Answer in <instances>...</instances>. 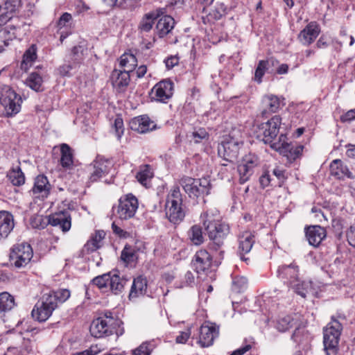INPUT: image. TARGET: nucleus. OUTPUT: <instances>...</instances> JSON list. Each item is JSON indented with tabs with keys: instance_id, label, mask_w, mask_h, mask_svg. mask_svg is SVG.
I'll use <instances>...</instances> for the list:
<instances>
[{
	"instance_id": "1",
	"label": "nucleus",
	"mask_w": 355,
	"mask_h": 355,
	"mask_svg": "<svg viewBox=\"0 0 355 355\" xmlns=\"http://www.w3.org/2000/svg\"><path fill=\"white\" fill-rule=\"evenodd\" d=\"M69 297L70 291L67 289H59L44 294L32 310V316L39 322H45L58 304L64 302Z\"/></svg>"
},
{
	"instance_id": "2",
	"label": "nucleus",
	"mask_w": 355,
	"mask_h": 355,
	"mask_svg": "<svg viewBox=\"0 0 355 355\" xmlns=\"http://www.w3.org/2000/svg\"><path fill=\"white\" fill-rule=\"evenodd\" d=\"M277 276L280 278L288 288L293 291L302 297H306V295L311 291V282H301L299 279L298 266L292 263L290 265H284L279 266L277 270Z\"/></svg>"
},
{
	"instance_id": "3",
	"label": "nucleus",
	"mask_w": 355,
	"mask_h": 355,
	"mask_svg": "<svg viewBox=\"0 0 355 355\" xmlns=\"http://www.w3.org/2000/svg\"><path fill=\"white\" fill-rule=\"evenodd\" d=\"M182 195L180 187L173 186L169 190L166 199V216L170 222L178 223L185 216V210L183 207Z\"/></svg>"
},
{
	"instance_id": "4",
	"label": "nucleus",
	"mask_w": 355,
	"mask_h": 355,
	"mask_svg": "<svg viewBox=\"0 0 355 355\" xmlns=\"http://www.w3.org/2000/svg\"><path fill=\"white\" fill-rule=\"evenodd\" d=\"M242 144L240 130L234 129L228 135L223 136L218 144V155L223 157L224 160L232 162L237 159Z\"/></svg>"
},
{
	"instance_id": "5",
	"label": "nucleus",
	"mask_w": 355,
	"mask_h": 355,
	"mask_svg": "<svg viewBox=\"0 0 355 355\" xmlns=\"http://www.w3.org/2000/svg\"><path fill=\"white\" fill-rule=\"evenodd\" d=\"M180 184L189 198L197 202L209 195L211 189L210 182L207 178L196 179L186 176L181 178Z\"/></svg>"
},
{
	"instance_id": "6",
	"label": "nucleus",
	"mask_w": 355,
	"mask_h": 355,
	"mask_svg": "<svg viewBox=\"0 0 355 355\" xmlns=\"http://www.w3.org/2000/svg\"><path fill=\"white\" fill-rule=\"evenodd\" d=\"M121 322L112 316V313L106 312L94 320L90 325L89 331L95 338H103L117 334L116 329Z\"/></svg>"
},
{
	"instance_id": "7",
	"label": "nucleus",
	"mask_w": 355,
	"mask_h": 355,
	"mask_svg": "<svg viewBox=\"0 0 355 355\" xmlns=\"http://www.w3.org/2000/svg\"><path fill=\"white\" fill-rule=\"evenodd\" d=\"M48 223L58 226L66 232L71 226V216L68 211H61L51 215L49 218L42 215H34L31 218V225L33 228L44 229Z\"/></svg>"
},
{
	"instance_id": "8",
	"label": "nucleus",
	"mask_w": 355,
	"mask_h": 355,
	"mask_svg": "<svg viewBox=\"0 0 355 355\" xmlns=\"http://www.w3.org/2000/svg\"><path fill=\"white\" fill-rule=\"evenodd\" d=\"M0 104L3 107L6 117H13L21 108L22 98L10 86L2 85L0 87Z\"/></svg>"
},
{
	"instance_id": "9",
	"label": "nucleus",
	"mask_w": 355,
	"mask_h": 355,
	"mask_svg": "<svg viewBox=\"0 0 355 355\" xmlns=\"http://www.w3.org/2000/svg\"><path fill=\"white\" fill-rule=\"evenodd\" d=\"M282 119L279 116H274L265 123H261L256 127L257 137L265 144L270 145L272 149V144H276Z\"/></svg>"
},
{
	"instance_id": "10",
	"label": "nucleus",
	"mask_w": 355,
	"mask_h": 355,
	"mask_svg": "<svg viewBox=\"0 0 355 355\" xmlns=\"http://www.w3.org/2000/svg\"><path fill=\"white\" fill-rule=\"evenodd\" d=\"M342 325L336 320H333L324 329L323 344L326 355H336Z\"/></svg>"
},
{
	"instance_id": "11",
	"label": "nucleus",
	"mask_w": 355,
	"mask_h": 355,
	"mask_svg": "<svg viewBox=\"0 0 355 355\" xmlns=\"http://www.w3.org/2000/svg\"><path fill=\"white\" fill-rule=\"evenodd\" d=\"M139 207L137 198L132 193L122 196L118 205L113 207L114 215L121 220L133 218Z\"/></svg>"
},
{
	"instance_id": "12",
	"label": "nucleus",
	"mask_w": 355,
	"mask_h": 355,
	"mask_svg": "<svg viewBox=\"0 0 355 355\" xmlns=\"http://www.w3.org/2000/svg\"><path fill=\"white\" fill-rule=\"evenodd\" d=\"M33 255V249L27 243H17L10 250V261L17 268H24L31 261Z\"/></svg>"
},
{
	"instance_id": "13",
	"label": "nucleus",
	"mask_w": 355,
	"mask_h": 355,
	"mask_svg": "<svg viewBox=\"0 0 355 355\" xmlns=\"http://www.w3.org/2000/svg\"><path fill=\"white\" fill-rule=\"evenodd\" d=\"M272 149L279 152L281 155L286 157L288 160L293 162L301 155L303 146L301 145L294 146L288 141V138L284 134H281L276 144H272Z\"/></svg>"
},
{
	"instance_id": "14",
	"label": "nucleus",
	"mask_w": 355,
	"mask_h": 355,
	"mask_svg": "<svg viewBox=\"0 0 355 355\" xmlns=\"http://www.w3.org/2000/svg\"><path fill=\"white\" fill-rule=\"evenodd\" d=\"M205 230L209 239L212 241L209 244V248L217 252L222 245L224 238L229 233L228 225L220 220L213 225H208Z\"/></svg>"
},
{
	"instance_id": "15",
	"label": "nucleus",
	"mask_w": 355,
	"mask_h": 355,
	"mask_svg": "<svg viewBox=\"0 0 355 355\" xmlns=\"http://www.w3.org/2000/svg\"><path fill=\"white\" fill-rule=\"evenodd\" d=\"M174 84L169 79H164L157 83L151 89L152 101L166 103L173 96Z\"/></svg>"
},
{
	"instance_id": "16",
	"label": "nucleus",
	"mask_w": 355,
	"mask_h": 355,
	"mask_svg": "<svg viewBox=\"0 0 355 355\" xmlns=\"http://www.w3.org/2000/svg\"><path fill=\"white\" fill-rule=\"evenodd\" d=\"M260 162L257 155L249 153L246 155L238 165L237 170L239 174V181L245 183L252 175L254 168L259 166Z\"/></svg>"
},
{
	"instance_id": "17",
	"label": "nucleus",
	"mask_w": 355,
	"mask_h": 355,
	"mask_svg": "<svg viewBox=\"0 0 355 355\" xmlns=\"http://www.w3.org/2000/svg\"><path fill=\"white\" fill-rule=\"evenodd\" d=\"M112 166L113 164L111 160L98 156L90 166V182H96L107 175Z\"/></svg>"
},
{
	"instance_id": "18",
	"label": "nucleus",
	"mask_w": 355,
	"mask_h": 355,
	"mask_svg": "<svg viewBox=\"0 0 355 355\" xmlns=\"http://www.w3.org/2000/svg\"><path fill=\"white\" fill-rule=\"evenodd\" d=\"M219 327L214 323L205 322L200 328L198 343L202 347L211 346L218 336Z\"/></svg>"
},
{
	"instance_id": "19",
	"label": "nucleus",
	"mask_w": 355,
	"mask_h": 355,
	"mask_svg": "<svg viewBox=\"0 0 355 355\" xmlns=\"http://www.w3.org/2000/svg\"><path fill=\"white\" fill-rule=\"evenodd\" d=\"M78 47L73 48L71 53L67 57L65 62L59 67L58 71L62 76H70L79 66L80 58L77 54Z\"/></svg>"
},
{
	"instance_id": "20",
	"label": "nucleus",
	"mask_w": 355,
	"mask_h": 355,
	"mask_svg": "<svg viewBox=\"0 0 355 355\" xmlns=\"http://www.w3.org/2000/svg\"><path fill=\"white\" fill-rule=\"evenodd\" d=\"M20 6L21 0H6L0 3V26L12 18Z\"/></svg>"
},
{
	"instance_id": "21",
	"label": "nucleus",
	"mask_w": 355,
	"mask_h": 355,
	"mask_svg": "<svg viewBox=\"0 0 355 355\" xmlns=\"http://www.w3.org/2000/svg\"><path fill=\"white\" fill-rule=\"evenodd\" d=\"M211 264L212 256L206 250H200L196 253L193 266L197 273H207Z\"/></svg>"
},
{
	"instance_id": "22",
	"label": "nucleus",
	"mask_w": 355,
	"mask_h": 355,
	"mask_svg": "<svg viewBox=\"0 0 355 355\" xmlns=\"http://www.w3.org/2000/svg\"><path fill=\"white\" fill-rule=\"evenodd\" d=\"M130 128L139 133H146L155 130L156 123L148 116L141 115L132 119L130 121Z\"/></svg>"
},
{
	"instance_id": "23",
	"label": "nucleus",
	"mask_w": 355,
	"mask_h": 355,
	"mask_svg": "<svg viewBox=\"0 0 355 355\" xmlns=\"http://www.w3.org/2000/svg\"><path fill=\"white\" fill-rule=\"evenodd\" d=\"M51 189L47 178L44 175H39L35 180L32 191L35 198L44 199L48 197Z\"/></svg>"
},
{
	"instance_id": "24",
	"label": "nucleus",
	"mask_w": 355,
	"mask_h": 355,
	"mask_svg": "<svg viewBox=\"0 0 355 355\" xmlns=\"http://www.w3.org/2000/svg\"><path fill=\"white\" fill-rule=\"evenodd\" d=\"M320 32V28L316 22L311 21L302 30L298 35L300 42L305 46L313 43Z\"/></svg>"
},
{
	"instance_id": "25",
	"label": "nucleus",
	"mask_w": 355,
	"mask_h": 355,
	"mask_svg": "<svg viewBox=\"0 0 355 355\" xmlns=\"http://www.w3.org/2000/svg\"><path fill=\"white\" fill-rule=\"evenodd\" d=\"M262 104L263 110L262 114L275 113L284 107V98L273 94H268L263 97Z\"/></svg>"
},
{
	"instance_id": "26",
	"label": "nucleus",
	"mask_w": 355,
	"mask_h": 355,
	"mask_svg": "<svg viewBox=\"0 0 355 355\" xmlns=\"http://www.w3.org/2000/svg\"><path fill=\"white\" fill-rule=\"evenodd\" d=\"M148 282L146 277L140 275L133 279L128 298L135 301L137 298L144 296L147 292Z\"/></svg>"
},
{
	"instance_id": "27",
	"label": "nucleus",
	"mask_w": 355,
	"mask_h": 355,
	"mask_svg": "<svg viewBox=\"0 0 355 355\" xmlns=\"http://www.w3.org/2000/svg\"><path fill=\"white\" fill-rule=\"evenodd\" d=\"M15 227L14 217L7 211H0V240L6 239Z\"/></svg>"
},
{
	"instance_id": "28",
	"label": "nucleus",
	"mask_w": 355,
	"mask_h": 355,
	"mask_svg": "<svg viewBox=\"0 0 355 355\" xmlns=\"http://www.w3.org/2000/svg\"><path fill=\"white\" fill-rule=\"evenodd\" d=\"M112 85L118 92H123L130 80V73L126 71L114 69L111 74Z\"/></svg>"
},
{
	"instance_id": "29",
	"label": "nucleus",
	"mask_w": 355,
	"mask_h": 355,
	"mask_svg": "<svg viewBox=\"0 0 355 355\" xmlns=\"http://www.w3.org/2000/svg\"><path fill=\"white\" fill-rule=\"evenodd\" d=\"M311 336L304 327L299 324L291 336V339L300 349H307L311 341Z\"/></svg>"
},
{
	"instance_id": "30",
	"label": "nucleus",
	"mask_w": 355,
	"mask_h": 355,
	"mask_svg": "<svg viewBox=\"0 0 355 355\" xmlns=\"http://www.w3.org/2000/svg\"><path fill=\"white\" fill-rule=\"evenodd\" d=\"M326 236L325 229L320 225L310 227L306 231V236L309 243L314 247L318 246Z\"/></svg>"
},
{
	"instance_id": "31",
	"label": "nucleus",
	"mask_w": 355,
	"mask_h": 355,
	"mask_svg": "<svg viewBox=\"0 0 355 355\" xmlns=\"http://www.w3.org/2000/svg\"><path fill=\"white\" fill-rule=\"evenodd\" d=\"M330 173L338 179L353 178L354 175L348 167L340 160L334 159L330 164Z\"/></svg>"
},
{
	"instance_id": "32",
	"label": "nucleus",
	"mask_w": 355,
	"mask_h": 355,
	"mask_svg": "<svg viewBox=\"0 0 355 355\" xmlns=\"http://www.w3.org/2000/svg\"><path fill=\"white\" fill-rule=\"evenodd\" d=\"M163 13L162 9L159 8L145 14L139 24V30L141 32H149L153 26L155 20L159 17Z\"/></svg>"
},
{
	"instance_id": "33",
	"label": "nucleus",
	"mask_w": 355,
	"mask_h": 355,
	"mask_svg": "<svg viewBox=\"0 0 355 355\" xmlns=\"http://www.w3.org/2000/svg\"><path fill=\"white\" fill-rule=\"evenodd\" d=\"M300 318L297 314L279 317L276 322V329L279 331L284 332L293 327L296 328L300 324Z\"/></svg>"
},
{
	"instance_id": "34",
	"label": "nucleus",
	"mask_w": 355,
	"mask_h": 355,
	"mask_svg": "<svg viewBox=\"0 0 355 355\" xmlns=\"http://www.w3.org/2000/svg\"><path fill=\"white\" fill-rule=\"evenodd\" d=\"M175 20L169 15L162 17L156 25L157 33L159 37L166 35L174 27Z\"/></svg>"
},
{
	"instance_id": "35",
	"label": "nucleus",
	"mask_w": 355,
	"mask_h": 355,
	"mask_svg": "<svg viewBox=\"0 0 355 355\" xmlns=\"http://www.w3.org/2000/svg\"><path fill=\"white\" fill-rule=\"evenodd\" d=\"M254 243V235L250 232H244L239 237V252L248 253Z\"/></svg>"
},
{
	"instance_id": "36",
	"label": "nucleus",
	"mask_w": 355,
	"mask_h": 355,
	"mask_svg": "<svg viewBox=\"0 0 355 355\" xmlns=\"http://www.w3.org/2000/svg\"><path fill=\"white\" fill-rule=\"evenodd\" d=\"M220 216L219 211L216 208L208 209L203 211L200 215V221L205 230L208 225H213L220 221Z\"/></svg>"
},
{
	"instance_id": "37",
	"label": "nucleus",
	"mask_w": 355,
	"mask_h": 355,
	"mask_svg": "<svg viewBox=\"0 0 355 355\" xmlns=\"http://www.w3.org/2000/svg\"><path fill=\"white\" fill-rule=\"evenodd\" d=\"M137 64L136 57L130 53H124L119 59V65L128 73L132 72Z\"/></svg>"
},
{
	"instance_id": "38",
	"label": "nucleus",
	"mask_w": 355,
	"mask_h": 355,
	"mask_svg": "<svg viewBox=\"0 0 355 355\" xmlns=\"http://www.w3.org/2000/svg\"><path fill=\"white\" fill-rule=\"evenodd\" d=\"M105 232L103 230H98L93 234L90 239L85 245V250L87 252H94L101 247V243L105 237Z\"/></svg>"
},
{
	"instance_id": "39",
	"label": "nucleus",
	"mask_w": 355,
	"mask_h": 355,
	"mask_svg": "<svg viewBox=\"0 0 355 355\" xmlns=\"http://www.w3.org/2000/svg\"><path fill=\"white\" fill-rule=\"evenodd\" d=\"M36 58V48L35 45H32L24 53L23 59L21 62V69L25 71H28Z\"/></svg>"
},
{
	"instance_id": "40",
	"label": "nucleus",
	"mask_w": 355,
	"mask_h": 355,
	"mask_svg": "<svg viewBox=\"0 0 355 355\" xmlns=\"http://www.w3.org/2000/svg\"><path fill=\"white\" fill-rule=\"evenodd\" d=\"M26 85L35 92L43 90V78L37 72H33L29 74L25 80Z\"/></svg>"
},
{
	"instance_id": "41",
	"label": "nucleus",
	"mask_w": 355,
	"mask_h": 355,
	"mask_svg": "<svg viewBox=\"0 0 355 355\" xmlns=\"http://www.w3.org/2000/svg\"><path fill=\"white\" fill-rule=\"evenodd\" d=\"M153 177V173L149 165H144L140 167L137 173L136 178L143 186L147 187Z\"/></svg>"
},
{
	"instance_id": "42",
	"label": "nucleus",
	"mask_w": 355,
	"mask_h": 355,
	"mask_svg": "<svg viewBox=\"0 0 355 355\" xmlns=\"http://www.w3.org/2000/svg\"><path fill=\"white\" fill-rule=\"evenodd\" d=\"M6 177L14 186H21L25 182V177L20 167L11 168L8 173Z\"/></svg>"
},
{
	"instance_id": "43",
	"label": "nucleus",
	"mask_w": 355,
	"mask_h": 355,
	"mask_svg": "<svg viewBox=\"0 0 355 355\" xmlns=\"http://www.w3.org/2000/svg\"><path fill=\"white\" fill-rule=\"evenodd\" d=\"M60 164L63 168H70L73 162V155L70 147L66 144H62L60 146Z\"/></svg>"
},
{
	"instance_id": "44",
	"label": "nucleus",
	"mask_w": 355,
	"mask_h": 355,
	"mask_svg": "<svg viewBox=\"0 0 355 355\" xmlns=\"http://www.w3.org/2000/svg\"><path fill=\"white\" fill-rule=\"evenodd\" d=\"M126 281L121 279L116 274L111 275L108 291H110L114 294L116 295L122 292Z\"/></svg>"
},
{
	"instance_id": "45",
	"label": "nucleus",
	"mask_w": 355,
	"mask_h": 355,
	"mask_svg": "<svg viewBox=\"0 0 355 355\" xmlns=\"http://www.w3.org/2000/svg\"><path fill=\"white\" fill-rule=\"evenodd\" d=\"M15 306L14 297L7 292L0 293V312L11 310Z\"/></svg>"
},
{
	"instance_id": "46",
	"label": "nucleus",
	"mask_w": 355,
	"mask_h": 355,
	"mask_svg": "<svg viewBox=\"0 0 355 355\" xmlns=\"http://www.w3.org/2000/svg\"><path fill=\"white\" fill-rule=\"evenodd\" d=\"M121 258L126 264H132L137 259V252L130 246H125L121 252Z\"/></svg>"
},
{
	"instance_id": "47",
	"label": "nucleus",
	"mask_w": 355,
	"mask_h": 355,
	"mask_svg": "<svg viewBox=\"0 0 355 355\" xmlns=\"http://www.w3.org/2000/svg\"><path fill=\"white\" fill-rule=\"evenodd\" d=\"M111 273H106L98 276L92 279V283L96 285L102 292H107Z\"/></svg>"
},
{
	"instance_id": "48",
	"label": "nucleus",
	"mask_w": 355,
	"mask_h": 355,
	"mask_svg": "<svg viewBox=\"0 0 355 355\" xmlns=\"http://www.w3.org/2000/svg\"><path fill=\"white\" fill-rule=\"evenodd\" d=\"M189 137H190L191 141H193L196 144H199L203 141L207 140L209 135L205 128H200L195 129Z\"/></svg>"
},
{
	"instance_id": "49",
	"label": "nucleus",
	"mask_w": 355,
	"mask_h": 355,
	"mask_svg": "<svg viewBox=\"0 0 355 355\" xmlns=\"http://www.w3.org/2000/svg\"><path fill=\"white\" fill-rule=\"evenodd\" d=\"M190 239L195 245H200L203 242L202 232L200 227L193 225L190 230Z\"/></svg>"
},
{
	"instance_id": "50",
	"label": "nucleus",
	"mask_w": 355,
	"mask_h": 355,
	"mask_svg": "<svg viewBox=\"0 0 355 355\" xmlns=\"http://www.w3.org/2000/svg\"><path fill=\"white\" fill-rule=\"evenodd\" d=\"M269 60H260L258 63L254 73V80L258 83H261L262 78L268 69Z\"/></svg>"
},
{
	"instance_id": "51",
	"label": "nucleus",
	"mask_w": 355,
	"mask_h": 355,
	"mask_svg": "<svg viewBox=\"0 0 355 355\" xmlns=\"http://www.w3.org/2000/svg\"><path fill=\"white\" fill-rule=\"evenodd\" d=\"M153 349V345L150 343H143L137 348L132 351V355H150Z\"/></svg>"
},
{
	"instance_id": "52",
	"label": "nucleus",
	"mask_w": 355,
	"mask_h": 355,
	"mask_svg": "<svg viewBox=\"0 0 355 355\" xmlns=\"http://www.w3.org/2000/svg\"><path fill=\"white\" fill-rule=\"evenodd\" d=\"M141 1V0H121L119 6L121 9L133 11L140 6Z\"/></svg>"
},
{
	"instance_id": "53",
	"label": "nucleus",
	"mask_w": 355,
	"mask_h": 355,
	"mask_svg": "<svg viewBox=\"0 0 355 355\" xmlns=\"http://www.w3.org/2000/svg\"><path fill=\"white\" fill-rule=\"evenodd\" d=\"M248 284V279L245 277H236L233 280V290L236 292H242Z\"/></svg>"
},
{
	"instance_id": "54",
	"label": "nucleus",
	"mask_w": 355,
	"mask_h": 355,
	"mask_svg": "<svg viewBox=\"0 0 355 355\" xmlns=\"http://www.w3.org/2000/svg\"><path fill=\"white\" fill-rule=\"evenodd\" d=\"M115 136L118 140H120L124 133V125L123 119L120 117H117L114 120L113 125Z\"/></svg>"
},
{
	"instance_id": "55",
	"label": "nucleus",
	"mask_w": 355,
	"mask_h": 355,
	"mask_svg": "<svg viewBox=\"0 0 355 355\" xmlns=\"http://www.w3.org/2000/svg\"><path fill=\"white\" fill-rule=\"evenodd\" d=\"M11 37L9 31L3 29L0 31V53L8 46Z\"/></svg>"
},
{
	"instance_id": "56",
	"label": "nucleus",
	"mask_w": 355,
	"mask_h": 355,
	"mask_svg": "<svg viewBox=\"0 0 355 355\" xmlns=\"http://www.w3.org/2000/svg\"><path fill=\"white\" fill-rule=\"evenodd\" d=\"M272 173V175L277 179V184L281 186L286 179V171L282 167L276 166L275 168H273Z\"/></svg>"
},
{
	"instance_id": "57",
	"label": "nucleus",
	"mask_w": 355,
	"mask_h": 355,
	"mask_svg": "<svg viewBox=\"0 0 355 355\" xmlns=\"http://www.w3.org/2000/svg\"><path fill=\"white\" fill-rule=\"evenodd\" d=\"M195 284V277L193 274L187 271L184 277L183 280L182 281L180 285L178 286L179 288H184L186 286H193Z\"/></svg>"
},
{
	"instance_id": "58",
	"label": "nucleus",
	"mask_w": 355,
	"mask_h": 355,
	"mask_svg": "<svg viewBox=\"0 0 355 355\" xmlns=\"http://www.w3.org/2000/svg\"><path fill=\"white\" fill-rule=\"evenodd\" d=\"M112 230L113 232L119 236L120 238H128L130 236V233L120 227L116 221H114L112 224Z\"/></svg>"
},
{
	"instance_id": "59",
	"label": "nucleus",
	"mask_w": 355,
	"mask_h": 355,
	"mask_svg": "<svg viewBox=\"0 0 355 355\" xmlns=\"http://www.w3.org/2000/svg\"><path fill=\"white\" fill-rule=\"evenodd\" d=\"M272 179L268 171L264 172L259 178V182L262 187H266L271 184Z\"/></svg>"
},
{
	"instance_id": "60",
	"label": "nucleus",
	"mask_w": 355,
	"mask_h": 355,
	"mask_svg": "<svg viewBox=\"0 0 355 355\" xmlns=\"http://www.w3.org/2000/svg\"><path fill=\"white\" fill-rule=\"evenodd\" d=\"M347 238L349 244L355 248V226H351L347 230Z\"/></svg>"
},
{
	"instance_id": "61",
	"label": "nucleus",
	"mask_w": 355,
	"mask_h": 355,
	"mask_svg": "<svg viewBox=\"0 0 355 355\" xmlns=\"http://www.w3.org/2000/svg\"><path fill=\"white\" fill-rule=\"evenodd\" d=\"M340 120L343 122H350L355 120V108L347 111L346 113L340 116Z\"/></svg>"
},
{
	"instance_id": "62",
	"label": "nucleus",
	"mask_w": 355,
	"mask_h": 355,
	"mask_svg": "<svg viewBox=\"0 0 355 355\" xmlns=\"http://www.w3.org/2000/svg\"><path fill=\"white\" fill-rule=\"evenodd\" d=\"M166 67L168 69H171L173 67L177 65L179 62V58L176 56H171L164 60Z\"/></svg>"
},
{
	"instance_id": "63",
	"label": "nucleus",
	"mask_w": 355,
	"mask_h": 355,
	"mask_svg": "<svg viewBox=\"0 0 355 355\" xmlns=\"http://www.w3.org/2000/svg\"><path fill=\"white\" fill-rule=\"evenodd\" d=\"M190 336V331L187 330V331L180 332V335L176 337V342L178 343H185Z\"/></svg>"
},
{
	"instance_id": "64",
	"label": "nucleus",
	"mask_w": 355,
	"mask_h": 355,
	"mask_svg": "<svg viewBox=\"0 0 355 355\" xmlns=\"http://www.w3.org/2000/svg\"><path fill=\"white\" fill-rule=\"evenodd\" d=\"M72 19V17L71 15V14L68 13V12H65L64 13L60 18L59 21H58V26L62 27V26H65L66 24L70 21Z\"/></svg>"
}]
</instances>
